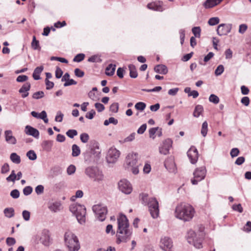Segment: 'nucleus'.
<instances>
[{"label":"nucleus","instance_id":"nucleus-1","mask_svg":"<svg viewBox=\"0 0 251 251\" xmlns=\"http://www.w3.org/2000/svg\"><path fill=\"white\" fill-rule=\"evenodd\" d=\"M118 229L117 230L116 243L126 242L130 240L132 234V230L129 227L128 220L126 215L121 214L118 218Z\"/></svg>","mask_w":251,"mask_h":251},{"label":"nucleus","instance_id":"nucleus-2","mask_svg":"<svg viewBox=\"0 0 251 251\" xmlns=\"http://www.w3.org/2000/svg\"><path fill=\"white\" fill-rule=\"evenodd\" d=\"M195 209L193 207L185 202L178 204L175 209V216L184 222L190 221L194 217Z\"/></svg>","mask_w":251,"mask_h":251},{"label":"nucleus","instance_id":"nucleus-3","mask_svg":"<svg viewBox=\"0 0 251 251\" xmlns=\"http://www.w3.org/2000/svg\"><path fill=\"white\" fill-rule=\"evenodd\" d=\"M204 230V227L202 226L200 227L197 233L192 229L189 230L186 236L188 242L196 248H201L202 247V242L205 235Z\"/></svg>","mask_w":251,"mask_h":251},{"label":"nucleus","instance_id":"nucleus-4","mask_svg":"<svg viewBox=\"0 0 251 251\" xmlns=\"http://www.w3.org/2000/svg\"><path fill=\"white\" fill-rule=\"evenodd\" d=\"M142 203L148 205L151 217L155 219L158 217L159 213L158 202L155 198H149L147 194L142 193L140 195Z\"/></svg>","mask_w":251,"mask_h":251},{"label":"nucleus","instance_id":"nucleus-5","mask_svg":"<svg viewBox=\"0 0 251 251\" xmlns=\"http://www.w3.org/2000/svg\"><path fill=\"white\" fill-rule=\"evenodd\" d=\"M64 242L68 251H78L80 245L77 237L72 231H67L64 234Z\"/></svg>","mask_w":251,"mask_h":251},{"label":"nucleus","instance_id":"nucleus-6","mask_svg":"<svg viewBox=\"0 0 251 251\" xmlns=\"http://www.w3.org/2000/svg\"><path fill=\"white\" fill-rule=\"evenodd\" d=\"M70 210L75 216L79 224H83L85 222L86 208L84 205L77 203L72 204Z\"/></svg>","mask_w":251,"mask_h":251},{"label":"nucleus","instance_id":"nucleus-7","mask_svg":"<svg viewBox=\"0 0 251 251\" xmlns=\"http://www.w3.org/2000/svg\"><path fill=\"white\" fill-rule=\"evenodd\" d=\"M85 173L87 176L94 178L95 181H100L103 179V176L102 172L97 167H87Z\"/></svg>","mask_w":251,"mask_h":251},{"label":"nucleus","instance_id":"nucleus-8","mask_svg":"<svg viewBox=\"0 0 251 251\" xmlns=\"http://www.w3.org/2000/svg\"><path fill=\"white\" fill-rule=\"evenodd\" d=\"M206 170L205 167L197 168L193 173L194 178L191 179V183L196 185L198 183L203 179L205 176Z\"/></svg>","mask_w":251,"mask_h":251},{"label":"nucleus","instance_id":"nucleus-9","mask_svg":"<svg viewBox=\"0 0 251 251\" xmlns=\"http://www.w3.org/2000/svg\"><path fill=\"white\" fill-rule=\"evenodd\" d=\"M120 155V152L115 148L111 147L107 151L106 160L108 164H114L117 162Z\"/></svg>","mask_w":251,"mask_h":251},{"label":"nucleus","instance_id":"nucleus-10","mask_svg":"<svg viewBox=\"0 0 251 251\" xmlns=\"http://www.w3.org/2000/svg\"><path fill=\"white\" fill-rule=\"evenodd\" d=\"M93 211L100 221H103L105 219L107 212L105 206L100 204L95 205L93 206Z\"/></svg>","mask_w":251,"mask_h":251},{"label":"nucleus","instance_id":"nucleus-11","mask_svg":"<svg viewBox=\"0 0 251 251\" xmlns=\"http://www.w3.org/2000/svg\"><path fill=\"white\" fill-rule=\"evenodd\" d=\"M159 247L164 251H172V249L173 247L172 240L168 236L161 237Z\"/></svg>","mask_w":251,"mask_h":251},{"label":"nucleus","instance_id":"nucleus-12","mask_svg":"<svg viewBox=\"0 0 251 251\" xmlns=\"http://www.w3.org/2000/svg\"><path fill=\"white\" fill-rule=\"evenodd\" d=\"M119 190L123 193L129 194L132 191V187L130 182L126 179H122L118 183Z\"/></svg>","mask_w":251,"mask_h":251},{"label":"nucleus","instance_id":"nucleus-13","mask_svg":"<svg viewBox=\"0 0 251 251\" xmlns=\"http://www.w3.org/2000/svg\"><path fill=\"white\" fill-rule=\"evenodd\" d=\"M232 27L231 24H221L217 27V34L221 36L226 35L230 32Z\"/></svg>","mask_w":251,"mask_h":251},{"label":"nucleus","instance_id":"nucleus-14","mask_svg":"<svg viewBox=\"0 0 251 251\" xmlns=\"http://www.w3.org/2000/svg\"><path fill=\"white\" fill-rule=\"evenodd\" d=\"M138 153H129L126 157V163L128 167L140 165V163L138 162Z\"/></svg>","mask_w":251,"mask_h":251},{"label":"nucleus","instance_id":"nucleus-15","mask_svg":"<svg viewBox=\"0 0 251 251\" xmlns=\"http://www.w3.org/2000/svg\"><path fill=\"white\" fill-rule=\"evenodd\" d=\"M147 8L153 11L162 12L165 10L163 6V3L161 1H156L147 4Z\"/></svg>","mask_w":251,"mask_h":251},{"label":"nucleus","instance_id":"nucleus-16","mask_svg":"<svg viewBox=\"0 0 251 251\" xmlns=\"http://www.w3.org/2000/svg\"><path fill=\"white\" fill-rule=\"evenodd\" d=\"M187 156L192 164H195L198 159V151L194 147H191L187 151Z\"/></svg>","mask_w":251,"mask_h":251},{"label":"nucleus","instance_id":"nucleus-17","mask_svg":"<svg viewBox=\"0 0 251 251\" xmlns=\"http://www.w3.org/2000/svg\"><path fill=\"white\" fill-rule=\"evenodd\" d=\"M173 141L170 139L165 140L162 145L159 148V152L160 153L166 155L169 153V150L172 147Z\"/></svg>","mask_w":251,"mask_h":251},{"label":"nucleus","instance_id":"nucleus-18","mask_svg":"<svg viewBox=\"0 0 251 251\" xmlns=\"http://www.w3.org/2000/svg\"><path fill=\"white\" fill-rule=\"evenodd\" d=\"M40 242L45 246H48L50 245V236L49 231L47 229L42 230L40 237Z\"/></svg>","mask_w":251,"mask_h":251},{"label":"nucleus","instance_id":"nucleus-19","mask_svg":"<svg viewBox=\"0 0 251 251\" xmlns=\"http://www.w3.org/2000/svg\"><path fill=\"white\" fill-rule=\"evenodd\" d=\"M25 132L27 135L32 136L35 138L38 139L39 137V131L30 126H25Z\"/></svg>","mask_w":251,"mask_h":251},{"label":"nucleus","instance_id":"nucleus-20","mask_svg":"<svg viewBox=\"0 0 251 251\" xmlns=\"http://www.w3.org/2000/svg\"><path fill=\"white\" fill-rule=\"evenodd\" d=\"M5 141L10 144L15 145L17 143L16 138L13 136L12 131L11 130H7L4 131Z\"/></svg>","mask_w":251,"mask_h":251},{"label":"nucleus","instance_id":"nucleus-21","mask_svg":"<svg viewBox=\"0 0 251 251\" xmlns=\"http://www.w3.org/2000/svg\"><path fill=\"white\" fill-rule=\"evenodd\" d=\"M62 205L60 201H54L49 203L48 208L53 212H57L61 209Z\"/></svg>","mask_w":251,"mask_h":251},{"label":"nucleus","instance_id":"nucleus-22","mask_svg":"<svg viewBox=\"0 0 251 251\" xmlns=\"http://www.w3.org/2000/svg\"><path fill=\"white\" fill-rule=\"evenodd\" d=\"M223 0H206L203 3L205 8H211L220 4Z\"/></svg>","mask_w":251,"mask_h":251},{"label":"nucleus","instance_id":"nucleus-23","mask_svg":"<svg viewBox=\"0 0 251 251\" xmlns=\"http://www.w3.org/2000/svg\"><path fill=\"white\" fill-rule=\"evenodd\" d=\"M154 70L156 73L163 75L167 74L168 71L166 66L163 64L156 65L154 67Z\"/></svg>","mask_w":251,"mask_h":251},{"label":"nucleus","instance_id":"nucleus-24","mask_svg":"<svg viewBox=\"0 0 251 251\" xmlns=\"http://www.w3.org/2000/svg\"><path fill=\"white\" fill-rule=\"evenodd\" d=\"M52 145L53 141L51 140H45L41 144L43 150L47 152L51 151Z\"/></svg>","mask_w":251,"mask_h":251},{"label":"nucleus","instance_id":"nucleus-25","mask_svg":"<svg viewBox=\"0 0 251 251\" xmlns=\"http://www.w3.org/2000/svg\"><path fill=\"white\" fill-rule=\"evenodd\" d=\"M43 70L44 67L43 66L37 67L34 69L32 76L35 80H37L41 78L40 75L42 72Z\"/></svg>","mask_w":251,"mask_h":251},{"label":"nucleus","instance_id":"nucleus-26","mask_svg":"<svg viewBox=\"0 0 251 251\" xmlns=\"http://www.w3.org/2000/svg\"><path fill=\"white\" fill-rule=\"evenodd\" d=\"M164 165L166 168L170 172H174L175 169V163L173 159H170L165 161Z\"/></svg>","mask_w":251,"mask_h":251},{"label":"nucleus","instance_id":"nucleus-27","mask_svg":"<svg viewBox=\"0 0 251 251\" xmlns=\"http://www.w3.org/2000/svg\"><path fill=\"white\" fill-rule=\"evenodd\" d=\"M128 67L129 70L130 77L133 78H136L138 76V73L135 65L133 64H130Z\"/></svg>","mask_w":251,"mask_h":251},{"label":"nucleus","instance_id":"nucleus-28","mask_svg":"<svg viewBox=\"0 0 251 251\" xmlns=\"http://www.w3.org/2000/svg\"><path fill=\"white\" fill-rule=\"evenodd\" d=\"M116 69V65L110 64L106 68L105 74L107 75L112 76L114 74Z\"/></svg>","mask_w":251,"mask_h":251},{"label":"nucleus","instance_id":"nucleus-29","mask_svg":"<svg viewBox=\"0 0 251 251\" xmlns=\"http://www.w3.org/2000/svg\"><path fill=\"white\" fill-rule=\"evenodd\" d=\"M3 213L5 217L10 218L14 216V209L12 207L6 208L4 209Z\"/></svg>","mask_w":251,"mask_h":251},{"label":"nucleus","instance_id":"nucleus-30","mask_svg":"<svg viewBox=\"0 0 251 251\" xmlns=\"http://www.w3.org/2000/svg\"><path fill=\"white\" fill-rule=\"evenodd\" d=\"M31 46L32 48L34 50H41V47L39 45V42L38 40H36V37L35 36H33V39L31 42Z\"/></svg>","mask_w":251,"mask_h":251},{"label":"nucleus","instance_id":"nucleus-31","mask_svg":"<svg viewBox=\"0 0 251 251\" xmlns=\"http://www.w3.org/2000/svg\"><path fill=\"white\" fill-rule=\"evenodd\" d=\"M203 110V108L202 105H197L196 106L194 113L193 116L195 117H199L201 114Z\"/></svg>","mask_w":251,"mask_h":251},{"label":"nucleus","instance_id":"nucleus-32","mask_svg":"<svg viewBox=\"0 0 251 251\" xmlns=\"http://www.w3.org/2000/svg\"><path fill=\"white\" fill-rule=\"evenodd\" d=\"M72 155L73 157L78 156L80 154V149L79 147L76 144H74L72 146Z\"/></svg>","mask_w":251,"mask_h":251},{"label":"nucleus","instance_id":"nucleus-33","mask_svg":"<svg viewBox=\"0 0 251 251\" xmlns=\"http://www.w3.org/2000/svg\"><path fill=\"white\" fill-rule=\"evenodd\" d=\"M11 160L14 163L19 164L21 162L20 156L16 153H12L10 156Z\"/></svg>","mask_w":251,"mask_h":251},{"label":"nucleus","instance_id":"nucleus-34","mask_svg":"<svg viewBox=\"0 0 251 251\" xmlns=\"http://www.w3.org/2000/svg\"><path fill=\"white\" fill-rule=\"evenodd\" d=\"M31 87L30 83L28 82H27L24 84V85L22 86V87L19 90V92L20 93H23V92L26 91L28 92L29 91Z\"/></svg>","mask_w":251,"mask_h":251},{"label":"nucleus","instance_id":"nucleus-35","mask_svg":"<svg viewBox=\"0 0 251 251\" xmlns=\"http://www.w3.org/2000/svg\"><path fill=\"white\" fill-rule=\"evenodd\" d=\"M208 131V124L206 121H204L202 124L201 129V134L203 137H205L207 135Z\"/></svg>","mask_w":251,"mask_h":251},{"label":"nucleus","instance_id":"nucleus-36","mask_svg":"<svg viewBox=\"0 0 251 251\" xmlns=\"http://www.w3.org/2000/svg\"><path fill=\"white\" fill-rule=\"evenodd\" d=\"M88 61L90 62L100 63L102 62V60L100 58V56H99V55H94L89 57L88 59Z\"/></svg>","mask_w":251,"mask_h":251},{"label":"nucleus","instance_id":"nucleus-37","mask_svg":"<svg viewBox=\"0 0 251 251\" xmlns=\"http://www.w3.org/2000/svg\"><path fill=\"white\" fill-rule=\"evenodd\" d=\"M26 156L30 160H35L37 158V155L35 151L33 150H30L26 153Z\"/></svg>","mask_w":251,"mask_h":251},{"label":"nucleus","instance_id":"nucleus-38","mask_svg":"<svg viewBox=\"0 0 251 251\" xmlns=\"http://www.w3.org/2000/svg\"><path fill=\"white\" fill-rule=\"evenodd\" d=\"M192 31L195 37L200 38L201 36V29L200 26H195L192 29Z\"/></svg>","mask_w":251,"mask_h":251},{"label":"nucleus","instance_id":"nucleus-39","mask_svg":"<svg viewBox=\"0 0 251 251\" xmlns=\"http://www.w3.org/2000/svg\"><path fill=\"white\" fill-rule=\"evenodd\" d=\"M220 22V19L218 17H212L209 19L208 24L211 26L217 25Z\"/></svg>","mask_w":251,"mask_h":251},{"label":"nucleus","instance_id":"nucleus-40","mask_svg":"<svg viewBox=\"0 0 251 251\" xmlns=\"http://www.w3.org/2000/svg\"><path fill=\"white\" fill-rule=\"evenodd\" d=\"M44 96V92L42 91H40L33 93L32 98L33 99L38 100L43 98Z\"/></svg>","mask_w":251,"mask_h":251},{"label":"nucleus","instance_id":"nucleus-41","mask_svg":"<svg viewBox=\"0 0 251 251\" xmlns=\"http://www.w3.org/2000/svg\"><path fill=\"white\" fill-rule=\"evenodd\" d=\"M224 67L223 65H219L215 71V75L216 76L221 75L224 71Z\"/></svg>","mask_w":251,"mask_h":251},{"label":"nucleus","instance_id":"nucleus-42","mask_svg":"<svg viewBox=\"0 0 251 251\" xmlns=\"http://www.w3.org/2000/svg\"><path fill=\"white\" fill-rule=\"evenodd\" d=\"M51 173L53 176H57L62 173L61 169L59 166H55L51 169Z\"/></svg>","mask_w":251,"mask_h":251},{"label":"nucleus","instance_id":"nucleus-43","mask_svg":"<svg viewBox=\"0 0 251 251\" xmlns=\"http://www.w3.org/2000/svg\"><path fill=\"white\" fill-rule=\"evenodd\" d=\"M209 100L214 104H217L219 102V98L214 94H211L209 96Z\"/></svg>","mask_w":251,"mask_h":251},{"label":"nucleus","instance_id":"nucleus-44","mask_svg":"<svg viewBox=\"0 0 251 251\" xmlns=\"http://www.w3.org/2000/svg\"><path fill=\"white\" fill-rule=\"evenodd\" d=\"M146 105L143 102H138L135 105V107L137 110L143 111L146 108Z\"/></svg>","mask_w":251,"mask_h":251},{"label":"nucleus","instance_id":"nucleus-45","mask_svg":"<svg viewBox=\"0 0 251 251\" xmlns=\"http://www.w3.org/2000/svg\"><path fill=\"white\" fill-rule=\"evenodd\" d=\"M80 139L82 143H86L88 141L89 139V136L86 133H83L80 134Z\"/></svg>","mask_w":251,"mask_h":251},{"label":"nucleus","instance_id":"nucleus-46","mask_svg":"<svg viewBox=\"0 0 251 251\" xmlns=\"http://www.w3.org/2000/svg\"><path fill=\"white\" fill-rule=\"evenodd\" d=\"M85 57V55L83 53L77 54L73 59V61L76 62H79L82 61Z\"/></svg>","mask_w":251,"mask_h":251},{"label":"nucleus","instance_id":"nucleus-47","mask_svg":"<svg viewBox=\"0 0 251 251\" xmlns=\"http://www.w3.org/2000/svg\"><path fill=\"white\" fill-rule=\"evenodd\" d=\"M77 134V132L75 129H69L66 132V135L70 138H73Z\"/></svg>","mask_w":251,"mask_h":251},{"label":"nucleus","instance_id":"nucleus-48","mask_svg":"<svg viewBox=\"0 0 251 251\" xmlns=\"http://www.w3.org/2000/svg\"><path fill=\"white\" fill-rule=\"evenodd\" d=\"M158 129V127H152L150 128L149 131L150 137L152 138V139H154L155 137L154 135Z\"/></svg>","mask_w":251,"mask_h":251},{"label":"nucleus","instance_id":"nucleus-49","mask_svg":"<svg viewBox=\"0 0 251 251\" xmlns=\"http://www.w3.org/2000/svg\"><path fill=\"white\" fill-rule=\"evenodd\" d=\"M119 109V104L117 102L112 103L110 106V110L114 113H117Z\"/></svg>","mask_w":251,"mask_h":251},{"label":"nucleus","instance_id":"nucleus-50","mask_svg":"<svg viewBox=\"0 0 251 251\" xmlns=\"http://www.w3.org/2000/svg\"><path fill=\"white\" fill-rule=\"evenodd\" d=\"M22 216L25 221H28L30 219V213L27 210H24L22 212Z\"/></svg>","mask_w":251,"mask_h":251},{"label":"nucleus","instance_id":"nucleus-51","mask_svg":"<svg viewBox=\"0 0 251 251\" xmlns=\"http://www.w3.org/2000/svg\"><path fill=\"white\" fill-rule=\"evenodd\" d=\"M32 191L33 189L31 186H26L23 189V193L25 196H28L32 193Z\"/></svg>","mask_w":251,"mask_h":251},{"label":"nucleus","instance_id":"nucleus-52","mask_svg":"<svg viewBox=\"0 0 251 251\" xmlns=\"http://www.w3.org/2000/svg\"><path fill=\"white\" fill-rule=\"evenodd\" d=\"M76 168L74 165H70L67 169V174L69 175H73L75 173Z\"/></svg>","mask_w":251,"mask_h":251},{"label":"nucleus","instance_id":"nucleus-53","mask_svg":"<svg viewBox=\"0 0 251 251\" xmlns=\"http://www.w3.org/2000/svg\"><path fill=\"white\" fill-rule=\"evenodd\" d=\"M232 208L233 210L238 211L240 213H242L243 211V207L240 203L233 204L232 206Z\"/></svg>","mask_w":251,"mask_h":251},{"label":"nucleus","instance_id":"nucleus-54","mask_svg":"<svg viewBox=\"0 0 251 251\" xmlns=\"http://www.w3.org/2000/svg\"><path fill=\"white\" fill-rule=\"evenodd\" d=\"M10 196L13 199H18L20 196V192L18 190L14 189L10 192Z\"/></svg>","mask_w":251,"mask_h":251},{"label":"nucleus","instance_id":"nucleus-55","mask_svg":"<svg viewBox=\"0 0 251 251\" xmlns=\"http://www.w3.org/2000/svg\"><path fill=\"white\" fill-rule=\"evenodd\" d=\"M6 243L8 246H13L16 243V240L13 237H8L6 240Z\"/></svg>","mask_w":251,"mask_h":251},{"label":"nucleus","instance_id":"nucleus-56","mask_svg":"<svg viewBox=\"0 0 251 251\" xmlns=\"http://www.w3.org/2000/svg\"><path fill=\"white\" fill-rule=\"evenodd\" d=\"M95 107L99 112H101L104 110V106L99 102H97L95 104Z\"/></svg>","mask_w":251,"mask_h":251},{"label":"nucleus","instance_id":"nucleus-57","mask_svg":"<svg viewBox=\"0 0 251 251\" xmlns=\"http://www.w3.org/2000/svg\"><path fill=\"white\" fill-rule=\"evenodd\" d=\"M64 115L61 111H58L55 118V121L58 122H61L63 120Z\"/></svg>","mask_w":251,"mask_h":251},{"label":"nucleus","instance_id":"nucleus-58","mask_svg":"<svg viewBox=\"0 0 251 251\" xmlns=\"http://www.w3.org/2000/svg\"><path fill=\"white\" fill-rule=\"evenodd\" d=\"M96 114V112L94 110L92 109L90 111L86 114L85 117L88 119L91 120L93 119Z\"/></svg>","mask_w":251,"mask_h":251},{"label":"nucleus","instance_id":"nucleus-59","mask_svg":"<svg viewBox=\"0 0 251 251\" xmlns=\"http://www.w3.org/2000/svg\"><path fill=\"white\" fill-rule=\"evenodd\" d=\"M239 153V150L237 148H233L231 149L230 154L232 157H235L238 155Z\"/></svg>","mask_w":251,"mask_h":251},{"label":"nucleus","instance_id":"nucleus-60","mask_svg":"<svg viewBox=\"0 0 251 251\" xmlns=\"http://www.w3.org/2000/svg\"><path fill=\"white\" fill-rule=\"evenodd\" d=\"M28 78V76L25 75H19L16 78V81L19 82H23L26 81Z\"/></svg>","mask_w":251,"mask_h":251},{"label":"nucleus","instance_id":"nucleus-61","mask_svg":"<svg viewBox=\"0 0 251 251\" xmlns=\"http://www.w3.org/2000/svg\"><path fill=\"white\" fill-rule=\"evenodd\" d=\"M44 187L42 185H39L36 187L35 191L37 195H40L43 193Z\"/></svg>","mask_w":251,"mask_h":251},{"label":"nucleus","instance_id":"nucleus-62","mask_svg":"<svg viewBox=\"0 0 251 251\" xmlns=\"http://www.w3.org/2000/svg\"><path fill=\"white\" fill-rule=\"evenodd\" d=\"M248 28V26L246 24H241L239 25V32L241 34H244Z\"/></svg>","mask_w":251,"mask_h":251},{"label":"nucleus","instance_id":"nucleus-63","mask_svg":"<svg viewBox=\"0 0 251 251\" xmlns=\"http://www.w3.org/2000/svg\"><path fill=\"white\" fill-rule=\"evenodd\" d=\"M63 71L62 70L58 67H57L56 68L55 70V77L57 78H60L63 75Z\"/></svg>","mask_w":251,"mask_h":251},{"label":"nucleus","instance_id":"nucleus-64","mask_svg":"<svg viewBox=\"0 0 251 251\" xmlns=\"http://www.w3.org/2000/svg\"><path fill=\"white\" fill-rule=\"evenodd\" d=\"M45 83L46 85V89L47 90H50L54 86V83L50 81L49 79H45Z\"/></svg>","mask_w":251,"mask_h":251}]
</instances>
